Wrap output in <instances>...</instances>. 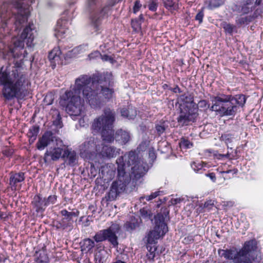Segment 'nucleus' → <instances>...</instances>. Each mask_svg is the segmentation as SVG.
I'll return each mask as SVG.
<instances>
[{
	"instance_id": "f257e3e1",
	"label": "nucleus",
	"mask_w": 263,
	"mask_h": 263,
	"mask_svg": "<svg viewBox=\"0 0 263 263\" xmlns=\"http://www.w3.org/2000/svg\"><path fill=\"white\" fill-rule=\"evenodd\" d=\"M90 81L91 78L88 76H80L76 79L73 87L66 91L63 96L64 99L67 101V112L73 120L79 119L80 124L82 126H85L88 120L83 115L85 110L84 100L81 98L80 94H82L83 99L93 107H97L101 103L95 91L89 86Z\"/></svg>"
},
{
	"instance_id": "f03ea898",
	"label": "nucleus",
	"mask_w": 263,
	"mask_h": 263,
	"mask_svg": "<svg viewBox=\"0 0 263 263\" xmlns=\"http://www.w3.org/2000/svg\"><path fill=\"white\" fill-rule=\"evenodd\" d=\"M30 84L27 73L20 66L13 67L12 70L4 67L0 70V86L2 95L6 101L14 99L23 100L28 94Z\"/></svg>"
},
{
	"instance_id": "7ed1b4c3",
	"label": "nucleus",
	"mask_w": 263,
	"mask_h": 263,
	"mask_svg": "<svg viewBox=\"0 0 263 263\" xmlns=\"http://www.w3.org/2000/svg\"><path fill=\"white\" fill-rule=\"evenodd\" d=\"M139 162L137 155L133 151L129 152L117 160L118 179L112 183L107 195L108 200H115L120 193L125 191L131 179L130 175L125 172L126 167L134 166Z\"/></svg>"
},
{
	"instance_id": "20e7f679",
	"label": "nucleus",
	"mask_w": 263,
	"mask_h": 263,
	"mask_svg": "<svg viewBox=\"0 0 263 263\" xmlns=\"http://www.w3.org/2000/svg\"><path fill=\"white\" fill-rule=\"evenodd\" d=\"M212 105L210 110L216 112L221 117L234 116L239 109L246 102L245 96L238 95L235 97L231 95L219 94L211 97Z\"/></svg>"
},
{
	"instance_id": "39448f33",
	"label": "nucleus",
	"mask_w": 263,
	"mask_h": 263,
	"mask_svg": "<svg viewBox=\"0 0 263 263\" xmlns=\"http://www.w3.org/2000/svg\"><path fill=\"white\" fill-rule=\"evenodd\" d=\"M255 240H250L245 243L243 247L237 251L236 249L219 250L218 253L227 259L233 260L236 263L259 262L260 256L256 251Z\"/></svg>"
},
{
	"instance_id": "423d86ee",
	"label": "nucleus",
	"mask_w": 263,
	"mask_h": 263,
	"mask_svg": "<svg viewBox=\"0 0 263 263\" xmlns=\"http://www.w3.org/2000/svg\"><path fill=\"white\" fill-rule=\"evenodd\" d=\"M115 120V112L109 108H106L103 115L94 120L92 129L96 132H100L104 141L111 142L115 139L112 130Z\"/></svg>"
},
{
	"instance_id": "0eeeda50",
	"label": "nucleus",
	"mask_w": 263,
	"mask_h": 263,
	"mask_svg": "<svg viewBox=\"0 0 263 263\" xmlns=\"http://www.w3.org/2000/svg\"><path fill=\"white\" fill-rule=\"evenodd\" d=\"M36 33V31L33 24H29L23 30L19 39L16 37L13 39L14 48H9V50L14 57L18 58L20 57L17 50L18 49H23L24 48L25 42L28 47H31L34 45L33 41Z\"/></svg>"
},
{
	"instance_id": "6e6552de",
	"label": "nucleus",
	"mask_w": 263,
	"mask_h": 263,
	"mask_svg": "<svg viewBox=\"0 0 263 263\" xmlns=\"http://www.w3.org/2000/svg\"><path fill=\"white\" fill-rule=\"evenodd\" d=\"M167 213H158L155 216V226L154 230L150 231L147 234V242L148 244H155L157 243L158 239L163 237L168 231V228L164 222Z\"/></svg>"
},
{
	"instance_id": "1a4fd4ad",
	"label": "nucleus",
	"mask_w": 263,
	"mask_h": 263,
	"mask_svg": "<svg viewBox=\"0 0 263 263\" xmlns=\"http://www.w3.org/2000/svg\"><path fill=\"white\" fill-rule=\"evenodd\" d=\"M120 228L118 224L113 223L109 228L99 231L93 236V239L97 242L108 241L114 247L118 246V236Z\"/></svg>"
},
{
	"instance_id": "9d476101",
	"label": "nucleus",
	"mask_w": 263,
	"mask_h": 263,
	"mask_svg": "<svg viewBox=\"0 0 263 263\" xmlns=\"http://www.w3.org/2000/svg\"><path fill=\"white\" fill-rule=\"evenodd\" d=\"M262 3L263 4V0H238L233 10L242 15H247L251 13Z\"/></svg>"
},
{
	"instance_id": "9b49d317",
	"label": "nucleus",
	"mask_w": 263,
	"mask_h": 263,
	"mask_svg": "<svg viewBox=\"0 0 263 263\" xmlns=\"http://www.w3.org/2000/svg\"><path fill=\"white\" fill-rule=\"evenodd\" d=\"M89 86L91 87L92 90L95 91L101 101L100 105L97 106V107L100 106L103 100L104 99L105 101H108L114 96L115 91L112 85H101L97 86V84L93 83V82L91 83V81Z\"/></svg>"
},
{
	"instance_id": "f8f14e48",
	"label": "nucleus",
	"mask_w": 263,
	"mask_h": 263,
	"mask_svg": "<svg viewBox=\"0 0 263 263\" xmlns=\"http://www.w3.org/2000/svg\"><path fill=\"white\" fill-rule=\"evenodd\" d=\"M60 139H55V146L47 150L44 154V160L45 162L50 160L57 161L60 158H63L65 148H66Z\"/></svg>"
},
{
	"instance_id": "ddd939ff",
	"label": "nucleus",
	"mask_w": 263,
	"mask_h": 263,
	"mask_svg": "<svg viewBox=\"0 0 263 263\" xmlns=\"http://www.w3.org/2000/svg\"><path fill=\"white\" fill-rule=\"evenodd\" d=\"M186 107L180 108V115L177 118V121L181 126L188 125L190 123L195 122L198 116L196 108Z\"/></svg>"
},
{
	"instance_id": "4468645a",
	"label": "nucleus",
	"mask_w": 263,
	"mask_h": 263,
	"mask_svg": "<svg viewBox=\"0 0 263 263\" xmlns=\"http://www.w3.org/2000/svg\"><path fill=\"white\" fill-rule=\"evenodd\" d=\"M110 9V6L106 5L104 6L99 11L96 12L92 15L91 24L95 31H97L99 29L102 20L107 17Z\"/></svg>"
},
{
	"instance_id": "2eb2a0df",
	"label": "nucleus",
	"mask_w": 263,
	"mask_h": 263,
	"mask_svg": "<svg viewBox=\"0 0 263 263\" xmlns=\"http://www.w3.org/2000/svg\"><path fill=\"white\" fill-rule=\"evenodd\" d=\"M99 141L95 140L94 138H90L88 141L84 142L80 146V155L82 157H87L88 155L99 151L98 144Z\"/></svg>"
},
{
	"instance_id": "dca6fc26",
	"label": "nucleus",
	"mask_w": 263,
	"mask_h": 263,
	"mask_svg": "<svg viewBox=\"0 0 263 263\" xmlns=\"http://www.w3.org/2000/svg\"><path fill=\"white\" fill-rule=\"evenodd\" d=\"M55 139H57L54 137L51 132H46L39 139L36 143V147L39 150H43L46 146L50 144L51 143H55Z\"/></svg>"
},
{
	"instance_id": "f3484780",
	"label": "nucleus",
	"mask_w": 263,
	"mask_h": 263,
	"mask_svg": "<svg viewBox=\"0 0 263 263\" xmlns=\"http://www.w3.org/2000/svg\"><path fill=\"white\" fill-rule=\"evenodd\" d=\"M68 22L66 19L58 21L54 29V35L57 37H63L64 34L68 33Z\"/></svg>"
},
{
	"instance_id": "a211bd4d",
	"label": "nucleus",
	"mask_w": 263,
	"mask_h": 263,
	"mask_svg": "<svg viewBox=\"0 0 263 263\" xmlns=\"http://www.w3.org/2000/svg\"><path fill=\"white\" fill-rule=\"evenodd\" d=\"M61 215L64 217L59 222V227L65 229L71 226L72 223V217L76 216L74 212H68L66 210L61 211Z\"/></svg>"
},
{
	"instance_id": "6ab92c4d",
	"label": "nucleus",
	"mask_w": 263,
	"mask_h": 263,
	"mask_svg": "<svg viewBox=\"0 0 263 263\" xmlns=\"http://www.w3.org/2000/svg\"><path fill=\"white\" fill-rule=\"evenodd\" d=\"M100 148V147H99ZM119 149L108 146L104 145L102 147L101 151L99 150L97 153H99L103 158L110 159L115 157L118 154H119Z\"/></svg>"
},
{
	"instance_id": "aec40b11",
	"label": "nucleus",
	"mask_w": 263,
	"mask_h": 263,
	"mask_svg": "<svg viewBox=\"0 0 263 263\" xmlns=\"http://www.w3.org/2000/svg\"><path fill=\"white\" fill-rule=\"evenodd\" d=\"M32 204L37 212L44 211L48 205V201L46 199L41 197L40 195L35 196L33 198Z\"/></svg>"
},
{
	"instance_id": "412c9836",
	"label": "nucleus",
	"mask_w": 263,
	"mask_h": 263,
	"mask_svg": "<svg viewBox=\"0 0 263 263\" xmlns=\"http://www.w3.org/2000/svg\"><path fill=\"white\" fill-rule=\"evenodd\" d=\"M146 171V167L141 164L140 162L131 167V174L136 180L142 177Z\"/></svg>"
},
{
	"instance_id": "4be33fe9",
	"label": "nucleus",
	"mask_w": 263,
	"mask_h": 263,
	"mask_svg": "<svg viewBox=\"0 0 263 263\" xmlns=\"http://www.w3.org/2000/svg\"><path fill=\"white\" fill-rule=\"evenodd\" d=\"M115 139L121 144H125L130 140L131 135L128 131L120 129L117 131Z\"/></svg>"
},
{
	"instance_id": "5701e85b",
	"label": "nucleus",
	"mask_w": 263,
	"mask_h": 263,
	"mask_svg": "<svg viewBox=\"0 0 263 263\" xmlns=\"http://www.w3.org/2000/svg\"><path fill=\"white\" fill-rule=\"evenodd\" d=\"M67 158L69 165H73L76 164L77 160L76 153L67 147L65 148L64 153L63 154V158Z\"/></svg>"
},
{
	"instance_id": "b1692460",
	"label": "nucleus",
	"mask_w": 263,
	"mask_h": 263,
	"mask_svg": "<svg viewBox=\"0 0 263 263\" xmlns=\"http://www.w3.org/2000/svg\"><path fill=\"white\" fill-rule=\"evenodd\" d=\"M34 260L36 263H49V262L47 254L44 250H39L35 252Z\"/></svg>"
},
{
	"instance_id": "393cba45",
	"label": "nucleus",
	"mask_w": 263,
	"mask_h": 263,
	"mask_svg": "<svg viewBox=\"0 0 263 263\" xmlns=\"http://www.w3.org/2000/svg\"><path fill=\"white\" fill-rule=\"evenodd\" d=\"M121 114L122 117L127 118L128 119H133L137 116V110L135 108L129 106L127 108H122L121 110Z\"/></svg>"
},
{
	"instance_id": "a878e982",
	"label": "nucleus",
	"mask_w": 263,
	"mask_h": 263,
	"mask_svg": "<svg viewBox=\"0 0 263 263\" xmlns=\"http://www.w3.org/2000/svg\"><path fill=\"white\" fill-rule=\"evenodd\" d=\"M112 76L110 72H106L103 74V77L97 82L95 83L97 84V86L99 85H112Z\"/></svg>"
},
{
	"instance_id": "bb28decb",
	"label": "nucleus",
	"mask_w": 263,
	"mask_h": 263,
	"mask_svg": "<svg viewBox=\"0 0 263 263\" xmlns=\"http://www.w3.org/2000/svg\"><path fill=\"white\" fill-rule=\"evenodd\" d=\"M179 101L181 102L180 108H187L186 106H187L188 108H190L189 106L193 102V98L191 95H186L185 94L180 97Z\"/></svg>"
},
{
	"instance_id": "cd10ccee",
	"label": "nucleus",
	"mask_w": 263,
	"mask_h": 263,
	"mask_svg": "<svg viewBox=\"0 0 263 263\" xmlns=\"http://www.w3.org/2000/svg\"><path fill=\"white\" fill-rule=\"evenodd\" d=\"M25 179L24 174L22 172L12 174L10 178V183L11 185H15L17 183L22 182Z\"/></svg>"
},
{
	"instance_id": "c85d7f7f",
	"label": "nucleus",
	"mask_w": 263,
	"mask_h": 263,
	"mask_svg": "<svg viewBox=\"0 0 263 263\" xmlns=\"http://www.w3.org/2000/svg\"><path fill=\"white\" fill-rule=\"evenodd\" d=\"M81 245L82 251H89L94 247L95 242L90 238H86L81 242Z\"/></svg>"
},
{
	"instance_id": "c756f323",
	"label": "nucleus",
	"mask_w": 263,
	"mask_h": 263,
	"mask_svg": "<svg viewBox=\"0 0 263 263\" xmlns=\"http://www.w3.org/2000/svg\"><path fill=\"white\" fill-rule=\"evenodd\" d=\"M252 20V17L250 15H245L241 14L236 18V23L238 25L247 24Z\"/></svg>"
},
{
	"instance_id": "7c9ffc66",
	"label": "nucleus",
	"mask_w": 263,
	"mask_h": 263,
	"mask_svg": "<svg viewBox=\"0 0 263 263\" xmlns=\"http://www.w3.org/2000/svg\"><path fill=\"white\" fill-rule=\"evenodd\" d=\"M39 132V128L37 126H33L29 129L27 135L29 138L30 143H33L36 140Z\"/></svg>"
},
{
	"instance_id": "2f4dec72",
	"label": "nucleus",
	"mask_w": 263,
	"mask_h": 263,
	"mask_svg": "<svg viewBox=\"0 0 263 263\" xmlns=\"http://www.w3.org/2000/svg\"><path fill=\"white\" fill-rule=\"evenodd\" d=\"M61 52L59 47H55L51 51L48 55V58L50 61H58L60 59Z\"/></svg>"
},
{
	"instance_id": "473e14b6",
	"label": "nucleus",
	"mask_w": 263,
	"mask_h": 263,
	"mask_svg": "<svg viewBox=\"0 0 263 263\" xmlns=\"http://www.w3.org/2000/svg\"><path fill=\"white\" fill-rule=\"evenodd\" d=\"M164 6L169 10H175L178 8L177 0H162Z\"/></svg>"
},
{
	"instance_id": "72a5a7b5",
	"label": "nucleus",
	"mask_w": 263,
	"mask_h": 263,
	"mask_svg": "<svg viewBox=\"0 0 263 263\" xmlns=\"http://www.w3.org/2000/svg\"><path fill=\"white\" fill-rule=\"evenodd\" d=\"M139 226V222L138 219L134 218L130 221H127L125 224V228L127 231H132Z\"/></svg>"
},
{
	"instance_id": "f704fd0d",
	"label": "nucleus",
	"mask_w": 263,
	"mask_h": 263,
	"mask_svg": "<svg viewBox=\"0 0 263 263\" xmlns=\"http://www.w3.org/2000/svg\"><path fill=\"white\" fill-rule=\"evenodd\" d=\"M225 0H211L207 6V8L210 10H213L218 8L224 4Z\"/></svg>"
},
{
	"instance_id": "c9c22d12",
	"label": "nucleus",
	"mask_w": 263,
	"mask_h": 263,
	"mask_svg": "<svg viewBox=\"0 0 263 263\" xmlns=\"http://www.w3.org/2000/svg\"><path fill=\"white\" fill-rule=\"evenodd\" d=\"M141 217L146 220L151 219L152 217L151 211L147 208H143L140 210Z\"/></svg>"
},
{
	"instance_id": "e433bc0d",
	"label": "nucleus",
	"mask_w": 263,
	"mask_h": 263,
	"mask_svg": "<svg viewBox=\"0 0 263 263\" xmlns=\"http://www.w3.org/2000/svg\"><path fill=\"white\" fill-rule=\"evenodd\" d=\"M86 47H87L86 45H81L78 47H77L72 49L71 50L68 51L67 53L68 55L74 57L77 54L80 53L82 52L84 50H85L84 48Z\"/></svg>"
},
{
	"instance_id": "4c0bfd02",
	"label": "nucleus",
	"mask_w": 263,
	"mask_h": 263,
	"mask_svg": "<svg viewBox=\"0 0 263 263\" xmlns=\"http://www.w3.org/2000/svg\"><path fill=\"white\" fill-rule=\"evenodd\" d=\"M221 26L224 29L225 32L227 33L232 34L235 28V26L226 22H223L221 23Z\"/></svg>"
},
{
	"instance_id": "58836bf2",
	"label": "nucleus",
	"mask_w": 263,
	"mask_h": 263,
	"mask_svg": "<svg viewBox=\"0 0 263 263\" xmlns=\"http://www.w3.org/2000/svg\"><path fill=\"white\" fill-rule=\"evenodd\" d=\"M101 0H86V7L88 9H93L100 3Z\"/></svg>"
},
{
	"instance_id": "ea45409f",
	"label": "nucleus",
	"mask_w": 263,
	"mask_h": 263,
	"mask_svg": "<svg viewBox=\"0 0 263 263\" xmlns=\"http://www.w3.org/2000/svg\"><path fill=\"white\" fill-rule=\"evenodd\" d=\"M158 6V3L157 0H149L148 3V8L152 11H156Z\"/></svg>"
},
{
	"instance_id": "a19ab883",
	"label": "nucleus",
	"mask_w": 263,
	"mask_h": 263,
	"mask_svg": "<svg viewBox=\"0 0 263 263\" xmlns=\"http://www.w3.org/2000/svg\"><path fill=\"white\" fill-rule=\"evenodd\" d=\"M192 143L188 140L182 138L180 142V146L181 148L187 149L192 147Z\"/></svg>"
},
{
	"instance_id": "79ce46f5",
	"label": "nucleus",
	"mask_w": 263,
	"mask_h": 263,
	"mask_svg": "<svg viewBox=\"0 0 263 263\" xmlns=\"http://www.w3.org/2000/svg\"><path fill=\"white\" fill-rule=\"evenodd\" d=\"M156 248L151 247L149 249V252L146 254L147 259L149 261H154V258L155 257V251H156Z\"/></svg>"
},
{
	"instance_id": "37998d69",
	"label": "nucleus",
	"mask_w": 263,
	"mask_h": 263,
	"mask_svg": "<svg viewBox=\"0 0 263 263\" xmlns=\"http://www.w3.org/2000/svg\"><path fill=\"white\" fill-rule=\"evenodd\" d=\"M160 191H156L155 192L152 193L149 196H147L146 197L142 196L140 198V200L141 201L144 199H146L147 201L151 200L160 195Z\"/></svg>"
},
{
	"instance_id": "c03bdc74",
	"label": "nucleus",
	"mask_w": 263,
	"mask_h": 263,
	"mask_svg": "<svg viewBox=\"0 0 263 263\" xmlns=\"http://www.w3.org/2000/svg\"><path fill=\"white\" fill-rule=\"evenodd\" d=\"M203 166L202 162H193L191 164L192 168L196 172L201 170Z\"/></svg>"
},
{
	"instance_id": "a18cd8bd",
	"label": "nucleus",
	"mask_w": 263,
	"mask_h": 263,
	"mask_svg": "<svg viewBox=\"0 0 263 263\" xmlns=\"http://www.w3.org/2000/svg\"><path fill=\"white\" fill-rule=\"evenodd\" d=\"M156 129L158 134L160 135L163 133L165 130V126L163 123L158 124L156 126Z\"/></svg>"
},
{
	"instance_id": "49530a36",
	"label": "nucleus",
	"mask_w": 263,
	"mask_h": 263,
	"mask_svg": "<svg viewBox=\"0 0 263 263\" xmlns=\"http://www.w3.org/2000/svg\"><path fill=\"white\" fill-rule=\"evenodd\" d=\"M198 106L199 107L203 109H206L210 107V105L207 101L204 100L200 101L198 103Z\"/></svg>"
},
{
	"instance_id": "de8ad7c7",
	"label": "nucleus",
	"mask_w": 263,
	"mask_h": 263,
	"mask_svg": "<svg viewBox=\"0 0 263 263\" xmlns=\"http://www.w3.org/2000/svg\"><path fill=\"white\" fill-rule=\"evenodd\" d=\"M214 201L209 200L204 203V208L206 209L207 210L209 211L212 209V208L214 206Z\"/></svg>"
},
{
	"instance_id": "09e8293b",
	"label": "nucleus",
	"mask_w": 263,
	"mask_h": 263,
	"mask_svg": "<svg viewBox=\"0 0 263 263\" xmlns=\"http://www.w3.org/2000/svg\"><path fill=\"white\" fill-rule=\"evenodd\" d=\"M142 5L140 3L139 1H136L135 3L134 6L133 7V12L134 13H136L138 12L141 8Z\"/></svg>"
},
{
	"instance_id": "8fccbe9b",
	"label": "nucleus",
	"mask_w": 263,
	"mask_h": 263,
	"mask_svg": "<svg viewBox=\"0 0 263 263\" xmlns=\"http://www.w3.org/2000/svg\"><path fill=\"white\" fill-rule=\"evenodd\" d=\"M204 16L203 9L200 11L196 15L195 19L198 21L199 23L202 22V19Z\"/></svg>"
},
{
	"instance_id": "3c124183",
	"label": "nucleus",
	"mask_w": 263,
	"mask_h": 263,
	"mask_svg": "<svg viewBox=\"0 0 263 263\" xmlns=\"http://www.w3.org/2000/svg\"><path fill=\"white\" fill-rule=\"evenodd\" d=\"M61 120V118L60 117V114L58 113L57 119L53 121V124L59 127H62Z\"/></svg>"
},
{
	"instance_id": "603ef678",
	"label": "nucleus",
	"mask_w": 263,
	"mask_h": 263,
	"mask_svg": "<svg viewBox=\"0 0 263 263\" xmlns=\"http://www.w3.org/2000/svg\"><path fill=\"white\" fill-rule=\"evenodd\" d=\"M100 57H101L102 60L104 61H109L110 63L113 62V61H114L113 59L111 57H109L106 54H104V55L101 54Z\"/></svg>"
},
{
	"instance_id": "864d4df0",
	"label": "nucleus",
	"mask_w": 263,
	"mask_h": 263,
	"mask_svg": "<svg viewBox=\"0 0 263 263\" xmlns=\"http://www.w3.org/2000/svg\"><path fill=\"white\" fill-rule=\"evenodd\" d=\"M47 100H49V102L47 103V105L51 104L53 101L52 95L51 94L46 95L44 99V101L47 102Z\"/></svg>"
},
{
	"instance_id": "5fc2aeb1",
	"label": "nucleus",
	"mask_w": 263,
	"mask_h": 263,
	"mask_svg": "<svg viewBox=\"0 0 263 263\" xmlns=\"http://www.w3.org/2000/svg\"><path fill=\"white\" fill-rule=\"evenodd\" d=\"M205 176L209 177L210 179L213 182H215L216 180V177L215 174L214 173H211L209 174H205Z\"/></svg>"
},
{
	"instance_id": "6e6d98bb",
	"label": "nucleus",
	"mask_w": 263,
	"mask_h": 263,
	"mask_svg": "<svg viewBox=\"0 0 263 263\" xmlns=\"http://www.w3.org/2000/svg\"><path fill=\"white\" fill-rule=\"evenodd\" d=\"M100 55H101V54L100 53V52L96 51H95V52L91 53V54H90L89 55V57L90 59H94V58L100 57Z\"/></svg>"
},
{
	"instance_id": "4d7b16f0",
	"label": "nucleus",
	"mask_w": 263,
	"mask_h": 263,
	"mask_svg": "<svg viewBox=\"0 0 263 263\" xmlns=\"http://www.w3.org/2000/svg\"><path fill=\"white\" fill-rule=\"evenodd\" d=\"M56 200V197L54 196H50L48 199H46V201H48V205L50 203H54Z\"/></svg>"
},
{
	"instance_id": "13d9d810",
	"label": "nucleus",
	"mask_w": 263,
	"mask_h": 263,
	"mask_svg": "<svg viewBox=\"0 0 263 263\" xmlns=\"http://www.w3.org/2000/svg\"><path fill=\"white\" fill-rule=\"evenodd\" d=\"M181 201V199L180 198H172L171 200V202L172 204H176L178 203H180Z\"/></svg>"
},
{
	"instance_id": "bf43d9fd",
	"label": "nucleus",
	"mask_w": 263,
	"mask_h": 263,
	"mask_svg": "<svg viewBox=\"0 0 263 263\" xmlns=\"http://www.w3.org/2000/svg\"><path fill=\"white\" fill-rule=\"evenodd\" d=\"M229 135H225L221 136L222 140L224 141L226 143H228V142H230L231 141V140L230 139Z\"/></svg>"
},
{
	"instance_id": "052dcab7",
	"label": "nucleus",
	"mask_w": 263,
	"mask_h": 263,
	"mask_svg": "<svg viewBox=\"0 0 263 263\" xmlns=\"http://www.w3.org/2000/svg\"><path fill=\"white\" fill-rule=\"evenodd\" d=\"M217 158L218 159H221L222 158H223V157H226V158H229L230 157V154L229 153H227V154H218V155H216Z\"/></svg>"
},
{
	"instance_id": "680f3d73",
	"label": "nucleus",
	"mask_w": 263,
	"mask_h": 263,
	"mask_svg": "<svg viewBox=\"0 0 263 263\" xmlns=\"http://www.w3.org/2000/svg\"><path fill=\"white\" fill-rule=\"evenodd\" d=\"M231 172H233L234 174H236L237 173V170H229L228 171H222L221 172V174H224V173H231Z\"/></svg>"
},
{
	"instance_id": "e2e57ef3",
	"label": "nucleus",
	"mask_w": 263,
	"mask_h": 263,
	"mask_svg": "<svg viewBox=\"0 0 263 263\" xmlns=\"http://www.w3.org/2000/svg\"><path fill=\"white\" fill-rule=\"evenodd\" d=\"M149 156L153 158L155 157V154L154 149L149 150Z\"/></svg>"
},
{
	"instance_id": "0e129e2a",
	"label": "nucleus",
	"mask_w": 263,
	"mask_h": 263,
	"mask_svg": "<svg viewBox=\"0 0 263 263\" xmlns=\"http://www.w3.org/2000/svg\"><path fill=\"white\" fill-rule=\"evenodd\" d=\"M112 263H126L124 261L121 260L119 258H116L115 260H114Z\"/></svg>"
},
{
	"instance_id": "69168bd1",
	"label": "nucleus",
	"mask_w": 263,
	"mask_h": 263,
	"mask_svg": "<svg viewBox=\"0 0 263 263\" xmlns=\"http://www.w3.org/2000/svg\"><path fill=\"white\" fill-rule=\"evenodd\" d=\"M180 89L179 88V87H178V86H176V87L174 88V91L175 92H180Z\"/></svg>"
},
{
	"instance_id": "338daca9",
	"label": "nucleus",
	"mask_w": 263,
	"mask_h": 263,
	"mask_svg": "<svg viewBox=\"0 0 263 263\" xmlns=\"http://www.w3.org/2000/svg\"><path fill=\"white\" fill-rule=\"evenodd\" d=\"M205 153H211V151L209 149H206L205 151Z\"/></svg>"
},
{
	"instance_id": "774afa93",
	"label": "nucleus",
	"mask_w": 263,
	"mask_h": 263,
	"mask_svg": "<svg viewBox=\"0 0 263 263\" xmlns=\"http://www.w3.org/2000/svg\"><path fill=\"white\" fill-rule=\"evenodd\" d=\"M49 102V100H47V102H46L47 103Z\"/></svg>"
}]
</instances>
